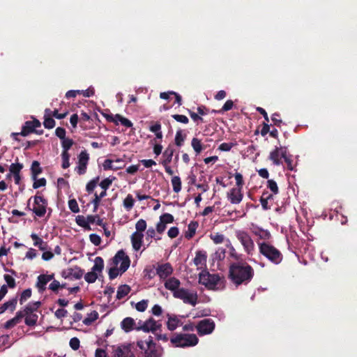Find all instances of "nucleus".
<instances>
[{"mask_svg": "<svg viewBox=\"0 0 357 357\" xmlns=\"http://www.w3.org/2000/svg\"><path fill=\"white\" fill-rule=\"evenodd\" d=\"M254 275L252 268L245 263H234L229 268V278L236 286L247 284Z\"/></svg>", "mask_w": 357, "mask_h": 357, "instance_id": "nucleus-1", "label": "nucleus"}, {"mask_svg": "<svg viewBox=\"0 0 357 357\" xmlns=\"http://www.w3.org/2000/svg\"><path fill=\"white\" fill-rule=\"evenodd\" d=\"M199 340L196 335L175 333L170 338L171 344L175 347H190L197 344Z\"/></svg>", "mask_w": 357, "mask_h": 357, "instance_id": "nucleus-2", "label": "nucleus"}, {"mask_svg": "<svg viewBox=\"0 0 357 357\" xmlns=\"http://www.w3.org/2000/svg\"><path fill=\"white\" fill-rule=\"evenodd\" d=\"M137 346L144 351L145 357H161L162 355V348L154 343L151 336L146 340H139Z\"/></svg>", "mask_w": 357, "mask_h": 357, "instance_id": "nucleus-3", "label": "nucleus"}, {"mask_svg": "<svg viewBox=\"0 0 357 357\" xmlns=\"http://www.w3.org/2000/svg\"><path fill=\"white\" fill-rule=\"evenodd\" d=\"M199 282L209 289H218L222 286V281L217 274H211L207 271L199 273Z\"/></svg>", "mask_w": 357, "mask_h": 357, "instance_id": "nucleus-4", "label": "nucleus"}, {"mask_svg": "<svg viewBox=\"0 0 357 357\" xmlns=\"http://www.w3.org/2000/svg\"><path fill=\"white\" fill-rule=\"evenodd\" d=\"M259 247L260 253L268 259L271 262L278 264L282 261V254L273 245L266 243H259Z\"/></svg>", "mask_w": 357, "mask_h": 357, "instance_id": "nucleus-5", "label": "nucleus"}, {"mask_svg": "<svg viewBox=\"0 0 357 357\" xmlns=\"http://www.w3.org/2000/svg\"><path fill=\"white\" fill-rule=\"evenodd\" d=\"M40 305L38 301L29 303L23 311H20L23 314V317H25V324L27 326H32L36 324L38 316L35 312Z\"/></svg>", "mask_w": 357, "mask_h": 357, "instance_id": "nucleus-6", "label": "nucleus"}, {"mask_svg": "<svg viewBox=\"0 0 357 357\" xmlns=\"http://www.w3.org/2000/svg\"><path fill=\"white\" fill-rule=\"evenodd\" d=\"M174 296L192 306H195L197 303V292L184 288H181L178 291H175Z\"/></svg>", "mask_w": 357, "mask_h": 357, "instance_id": "nucleus-7", "label": "nucleus"}, {"mask_svg": "<svg viewBox=\"0 0 357 357\" xmlns=\"http://www.w3.org/2000/svg\"><path fill=\"white\" fill-rule=\"evenodd\" d=\"M235 235L243 247L244 250L250 254L255 248V244L250 235L243 230H237Z\"/></svg>", "mask_w": 357, "mask_h": 357, "instance_id": "nucleus-8", "label": "nucleus"}, {"mask_svg": "<svg viewBox=\"0 0 357 357\" xmlns=\"http://www.w3.org/2000/svg\"><path fill=\"white\" fill-rule=\"evenodd\" d=\"M114 266L119 268L121 273H124L130 266V259L128 256L123 251H119L113 259Z\"/></svg>", "mask_w": 357, "mask_h": 357, "instance_id": "nucleus-9", "label": "nucleus"}, {"mask_svg": "<svg viewBox=\"0 0 357 357\" xmlns=\"http://www.w3.org/2000/svg\"><path fill=\"white\" fill-rule=\"evenodd\" d=\"M46 206L47 202L43 197H34V203L32 211L36 215L39 217L43 216L46 213Z\"/></svg>", "mask_w": 357, "mask_h": 357, "instance_id": "nucleus-10", "label": "nucleus"}, {"mask_svg": "<svg viewBox=\"0 0 357 357\" xmlns=\"http://www.w3.org/2000/svg\"><path fill=\"white\" fill-rule=\"evenodd\" d=\"M89 155L86 151H82L78 155L77 165L75 171L79 175L84 174L86 172Z\"/></svg>", "mask_w": 357, "mask_h": 357, "instance_id": "nucleus-11", "label": "nucleus"}, {"mask_svg": "<svg viewBox=\"0 0 357 357\" xmlns=\"http://www.w3.org/2000/svg\"><path fill=\"white\" fill-rule=\"evenodd\" d=\"M131 344H122L117 347H113L112 357H135L132 351Z\"/></svg>", "mask_w": 357, "mask_h": 357, "instance_id": "nucleus-12", "label": "nucleus"}, {"mask_svg": "<svg viewBox=\"0 0 357 357\" xmlns=\"http://www.w3.org/2000/svg\"><path fill=\"white\" fill-rule=\"evenodd\" d=\"M214 328L215 323L210 319L202 320L197 326V332L201 335L211 333L214 330Z\"/></svg>", "mask_w": 357, "mask_h": 357, "instance_id": "nucleus-13", "label": "nucleus"}, {"mask_svg": "<svg viewBox=\"0 0 357 357\" xmlns=\"http://www.w3.org/2000/svg\"><path fill=\"white\" fill-rule=\"evenodd\" d=\"M287 154V149L285 147H276L270 153L269 158L275 165L282 164V158H284Z\"/></svg>", "mask_w": 357, "mask_h": 357, "instance_id": "nucleus-14", "label": "nucleus"}, {"mask_svg": "<svg viewBox=\"0 0 357 357\" xmlns=\"http://www.w3.org/2000/svg\"><path fill=\"white\" fill-rule=\"evenodd\" d=\"M227 197L232 204L241 203L243 197L242 189L239 188H232L227 192Z\"/></svg>", "mask_w": 357, "mask_h": 357, "instance_id": "nucleus-15", "label": "nucleus"}, {"mask_svg": "<svg viewBox=\"0 0 357 357\" xmlns=\"http://www.w3.org/2000/svg\"><path fill=\"white\" fill-rule=\"evenodd\" d=\"M40 126V123L38 120H33L32 121H26L25 125L23 126L22 130L20 133H12V135L17 136L20 134L22 136H26L30 132H33L37 128Z\"/></svg>", "mask_w": 357, "mask_h": 357, "instance_id": "nucleus-16", "label": "nucleus"}, {"mask_svg": "<svg viewBox=\"0 0 357 357\" xmlns=\"http://www.w3.org/2000/svg\"><path fill=\"white\" fill-rule=\"evenodd\" d=\"M173 272V268L169 263L160 264L156 268V273L161 279H165Z\"/></svg>", "mask_w": 357, "mask_h": 357, "instance_id": "nucleus-17", "label": "nucleus"}, {"mask_svg": "<svg viewBox=\"0 0 357 357\" xmlns=\"http://www.w3.org/2000/svg\"><path fill=\"white\" fill-rule=\"evenodd\" d=\"M158 326V324L154 319H149L138 326L137 329L142 330L145 332L154 331L157 330Z\"/></svg>", "mask_w": 357, "mask_h": 357, "instance_id": "nucleus-18", "label": "nucleus"}, {"mask_svg": "<svg viewBox=\"0 0 357 357\" xmlns=\"http://www.w3.org/2000/svg\"><path fill=\"white\" fill-rule=\"evenodd\" d=\"M181 282L176 278H170L166 280L165 282V287L168 290L173 292V296L174 295V292L178 291L180 288Z\"/></svg>", "mask_w": 357, "mask_h": 357, "instance_id": "nucleus-19", "label": "nucleus"}, {"mask_svg": "<svg viewBox=\"0 0 357 357\" xmlns=\"http://www.w3.org/2000/svg\"><path fill=\"white\" fill-rule=\"evenodd\" d=\"M250 229L255 235L259 236L261 239L267 240L271 236V234L268 230H265L257 225H252Z\"/></svg>", "mask_w": 357, "mask_h": 357, "instance_id": "nucleus-20", "label": "nucleus"}, {"mask_svg": "<svg viewBox=\"0 0 357 357\" xmlns=\"http://www.w3.org/2000/svg\"><path fill=\"white\" fill-rule=\"evenodd\" d=\"M54 278V275H40L38 277L37 287L40 291L45 289L46 284Z\"/></svg>", "mask_w": 357, "mask_h": 357, "instance_id": "nucleus-21", "label": "nucleus"}, {"mask_svg": "<svg viewBox=\"0 0 357 357\" xmlns=\"http://www.w3.org/2000/svg\"><path fill=\"white\" fill-rule=\"evenodd\" d=\"M144 234L141 232H137L132 234L131 236V241L133 248L135 250H139L142 246V241Z\"/></svg>", "mask_w": 357, "mask_h": 357, "instance_id": "nucleus-22", "label": "nucleus"}, {"mask_svg": "<svg viewBox=\"0 0 357 357\" xmlns=\"http://www.w3.org/2000/svg\"><path fill=\"white\" fill-rule=\"evenodd\" d=\"M22 318H23V314L22 312H17L15 317L7 321L5 323V328L9 329L13 328L15 326H16L17 324L20 322Z\"/></svg>", "mask_w": 357, "mask_h": 357, "instance_id": "nucleus-23", "label": "nucleus"}, {"mask_svg": "<svg viewBox=\"0 0 357 357\" xmlns=\"http://www.w3.org/2000/svg\"><path fill=\"white\" fill-rule=\"evenodd\" d=\"M206 261V255L203 252H197L194 259L195 264L198 268H203Z\"/></svg>", "mask_w": 357, "mask_h": 357, "instance_id": "nucleus-24", "label": "nucleus"}, {"mask_svg": "<svg viewBox=\"0 0 357 357\" xmlns=\"http://www.w3.org/2000/svg\"><path fill=\"white\" fill-rule=\"evenodd\" d=\"M116 124L121 123V125L127 127L131 128L132 126V123L128 119L122 116L120 114H116L112 120Z\"/></svg>", "mask_w": 357, "mask_h": 357, "instance_id": "nucleus-25", "label": "nucleus"}, {"mask_svg": "<svg viewBox=\"0 0 357 357\" xmlns=\"http://www.w3.org/2000/svg\"><path fill=\"white\" fill-rule=\"evenodd\" d=\"M31 238L33 239V245L38 247L40 250L45 251L47 249V244L45 242L43 241L36 234H32L31 235Z\"/></svg>", "mask_w": 357, "mask_h": 357, "instance_id": "nucleus-26", "label": "nucleus"}, {"mask_svg": "<svg viewBox=\"0 0 357 357\" xmlns=\"http://www.w3.org/2000/svg\"><path fill=\"white\" fill-rule=\"evenodd\" d=\"M181 324L180 319L176 316H171L167 321V328L170 331L175 330Z\"/></svg>", "mask_w": 357, "mask_h": 357, "instance_id": "nucleus-27", "label": "nucleus"}, {"mask_svg": "<svg viewBox=\"0 0 357 357\" xmlns=\"http://www.w3.org/2000/svg\"><path fill=\"white\" fill-rule=\"evenodd\" d=\"M104 262L102 259L100 257H96L94 259V264L91 268V271L98 274L102 272Z\"/></svg>", "mask_w": 357, "mask_h": 357, "instance_id": "nucleus-28", "label": "nucleus"}, {"mask_svg": "<svg viewBox=\"0 0 357 357\" xmlns=\"http://www.w3.org/2000/svg\"><path fill=\"white\" fill-rule=\"evenodd\" d=\"M134 324H135V321L133 319H132L130 317H127V318H125L121 321V328L126 332H128V331H130L133 328Z\"/></svg>", "mask_w": 357, "mask_h": 357, "instance_id": "nucleus-29", "label": "nucleus"}, {"mask_svg": "<svg viewBox=\"0 0 357 357\" xmlns=\"http://www.w3.org/2000/svg\"><path fill=\"white\" fill-rule=\"evenodd\" d=\"M130 291L129 286L126 284L121 285L116 292V298L118 299H122L126 296Z\"/></svg>", "mask_w": 357, "mask_h": 357, "instance_id": "nucleus-30", "label": "nucleus"}, {"mask_svg": "<svg viewBox=\"0 0 357 357\" xmlns=\"http://www.w3.org/2000/svg\"><path fill=\"white\" fill-rule=\"evenodd\" d=\"M98 318V313L96 311H92L87 314V317L83 320V323L86 326L91 325Z\"/></svg>", "mask_w": 357, "mask_h": 357, "instance_id": "nucleus-31", "label": "nucleus"}, {"mask_svg": "<svg viewBox=\"0 0 357 357\" xmlns=\"http://www.w3.org/2000/svg\"><path fill=\"white\" fill-rule=\"evenodd\" d=\"M197 228V223L196 222H192L188 225V231L185 234V237L188 239L191 238L195 234Z\"/></svg>", "mask_w": 357, "mask_h": 357, "instance_id": "nucleus-32", "label": "nucleus"}, {"mask_svg": "<svg viewBox=\"0 0 357 357\" xmlns=\"http://www.w3.org/2000/svg\"><path fill=\"white\" fill-rule=\"evenodd\" d=\"M172 185L173 190L175 192H179L181 190V181L180 177L174 176L172 178Z\"/></svg>", "mask_w": 357, "mask_h": 357, "instance_id": "nucleus-33", "label": "nucleus"}, {"mask_svg": "<svg viewBox=\"0 0 357 357\" xmlns=\"http://www.w3.org/2000/svg\"><path fill=\"white\" fill-rule=\"evenodd\" d=\"M191 145L197 154L200 153L203 149L202 142L197 138H195V137L192 138V142H191Z\"/></svg>", "mask_w": 357, "mask_h": 357, "instance_id": "nucleus-34", "label": "nucleus"}, {"mask_svg": "<svg viewBox=\"0 0 357 357\" xmlns=\"http://www.w3.org/2000/svg\"><path fill=\"white\" fill-rule=\"evenodd\" d=\"M75 221L79 226L84 228L85 229H91V227L87 225L86 217L84 215H77L76 217Z\"/></svg>", "mask_w": 357, "mask_h": 357, "instance_id": "nucleus-35", "label": "nucleus"}, {"mask_svg": "<svg viewBox=\"0 0 357 357\" xmlns=\"http://www.w3.org/2000/svg\"><path fill=\"white\" fill-rule=\"evenodd\" d=\"M174 151L172 149H167L163 153V155L166 157V158L162 162V165H169L172 159Z\"/></svg>", "mask_w": 357, "mask_h": 357, "instance_id": "nucleus-36", "label": "nucleus"}, {"mask_svg": "<svg viewBox=\"0 0 357 357\" xmlns=\"http://www.w3.org/2000/svg\"><path fill=\"white\" fill-rule=\"evenodd\" d=\"M134 199L131 195H128L123 201V206L127 211H130L134 206Z\"/></svg>", "mask_w": 357, "mask_h": 357, "instance_id": "nucleus-37", "label": "nucleus"}, {"mask_svg": "<svg viewBox=\"0 0 357 357\" xmlns=\"http://www.w3.org/2000/svg\"><path fill=\"white\" fill-rule=\"evenodd\" d=\"M23 165L20 163H13L10 165L9 170L10 174L14 175L20 174V171L22 169Z\"/></svg>", "mask_w": 357, "mask_h": 357, "instance_id": "nucleus-38", "label": "nucleus"}, {"mask_svg": "<svg viewBox=\"0 0 357 357\" xmlns=\"http://www.w3.org/2000/svg\"><path fill=\"white\" fill-rule=\"evenodd\" d=\"M62 158V168L66 169L70 167V154L68 152L62 151L61 153Z\"/></svg>", "mask_w": 357, "mask_h": 357, "instance_id": "nucleus-39", "label": "nucleus"}, {"mask_svg": "<svg viewBox=\"0 0 357 357\" xmlns=\"http://www.w3.org/2000/svg\"><path fill=\"white\" fill-rule=\"evenodd\" d=\"M73 144V141L70 138H64L61 139V146L63 151L68 152V150L71 148Z\"/></svg>", "mask_w": 357, "mask_h": 357, "instance_id": "nucleus-40", "label": "nucleus"}, {"mask_svg": "<svg viewBox=\"0 0 357 357\" xmlns=\"http://www.w3.org/2000/svg\"><path fill=\"white\" fill-rule=\"evenodd\" d=\"M115 180V177L114 176H109L108 178H106L103 179L100 183V186L105 190H107V189L110 186V185L112 183V182Z\"/></svg>", "mask_w": 357, "mask_h": 357, "instance_id": "nucleus-41", "label": "nucleus"}, {"mask_svg": "<svg viewBox=\"0 0 357 357\" xmlns=\"http://www.w3.org/2000/svg\"><path fill=\"white\" fill-rule=\"evenodd\" d=\"M210 237L215 244L222 243L225 240L224 235L220 233L211 234Z\"/></svg>", "mask_w": 357, "mask_h": 357, "instance_id": "nucleus-42", "label": "nucleus"}, {"mask_svg": "<svg viewBox=\"0 0 357 357\" xmlns=\"http://www.w3.org/2000/svg\"><path fill=\"white\" fill-rule=\"evenodd\" d=\"M185 136L183 135L181 130H178L175 136V144L178 146H181L184 142Z\"/></svg>", "mask_w": 357, "mask_h": 357, "instance_id": "nucleus-43", "label": "nucleus"}, {"mask_svg": "<svg viewBox=\"0 0 357 357\" xmlns=\"http://www.w3.org/2000/svg\"><path fill=\"white\" fill-rule=\"evenodd\" d=\"M113 163H114V161L112 160L107 159L102 163V167L105 170H108V169L116 170V169L121 168L120 167L114 166Z\"/></svg>", "mask_w": 357, "mask_h": 357, "instance_id": "nucleus-44", "label": "nucleus"}, {"mask_svg": "<svg viewBox=\"0 0 357 357\" xmlns=\"http://www.w3.org/2000/svg\"><path fill=\"white\" fill-rule=\"evenodd\" d=\"M136 231L142 233L146 228V222L144 220H139L135 225Z\"/></svg>", "mask_w": 357, "mask_h": 357, "instance_id": "nucleus-45", "label": "nucleus"}, {"mask_svg": "<svg viewBox=\"0 0 357 357\" xmlns=\"http://www.w3.org/2000/svg\"><path fill=\"white\" fill-rule=\"evenodd\" d=\"M31 296V290L30 289H25L21 294L20 298V304H23Z\"/></svg>", "mask_w": 357, "mask_h": 357, "instance_id": "nucleus-46", "label": "nucleus"}, {"mask_svg": "<svg viewBox=\"0 0 357 357\" xmlns=\"http://www.w3.org/2000/svg\"><path fill=\"white\" fill-rule=\"evenodd\" d=\"M97 278L98 273L92 271L91 272L87 273L84 276L85 280L89 283L94 282L96 280Z\"/></svg>", "mask_w": 357, "mask_h": 357, "instance_id": "nucleus-47", "label": "nucleus"}, {"mask_svg": "<svg viewBox=\"0 0 357 357\" xmlns=\"http://www.w3.org/2000/svg\"><path fill=\"white\" fill-rule=\"evenodd\" d=\"M3 278L7 284V287L10 288H14L15 287V280L13 276L6 274Z\"/></svg>", "mask_w": 357, "mask_h": 357, "instance_id": "nucleus-48", "label": "nucleus"}, {"mask_svg": "<svg viewBox=\"0 0 357 357\" xmlns=\"http://www.w3.org/2000/svg\"><path fill=\"white\" fill-rule=\"evenodd\" d=\"M148 306V301L147 300H142L139 302H138L135 305V307L137 311L139 312H144L146 310Z\"/></svg>", "mask_w": 357, "mask_h": 357, "instance_id": "nucleus-49", "label": "nucleus"}, {"mask_svg": "<svg viewBox=\"0 0 357 357\" xmlns=\"http://www.w3.org/2000/svg\"><path fill=\"white\" fill-rule=\"evenodd\" d=\"M68 206L69 208L73 212V213H78L79 211V208L78 206V204L75 199H70L68 201Z\"/></svg>", "mask_w": 357, "mask_h": 357, "instance_id": "nucleus-50", "label": "nucleus"}, {"mask_svg": "<svg viewBox=\"0 0 357 357\" xmlns=\"http://www.w3.org/2000/svg\"><path fill=\"white\" fill-rule=\"evenodd\" d=\"M160 220L167 225L168 223H172L174 221V217L169 213H165L160 216Z\"/></svg>", "mask_w": 357, "mask_h": 357, "instance_id": "nucleus-51", "label": "nucleus"}, {"mask_svg": "<svg viewBox=\"0 0 357 357\" xmlns=\"http://www.w3.org/2000/svg\"><path fill=\"white\" fill-rule=\"evenodd\" d=\"M43 125L46 128L51 129L55 126V121L52 117L44 118Z\"/></svg>", "mask_w": 357, "mask_h": 357, "instance_id": "nucleus-52", "label": "nucleus"}, {"mask_svg": "<svg viewBox=\"0 0 357 357\" xmlns=\"http://www.w3.org/2000/svg\"><path fill=\"white\" fill-rule=\"evenodd\" d=\"M267 186L268 188L275 194H278V185L276 183L275 181H274L273 180H268L267 181Z\"/></svg>", "mask_w": 357, "mask_h": 357, "instance_id": "nucleus-53", "label": "nucleus"}, {"mask_svg": "<svg viewBox=\"0 0 357 357\" xmlns=\"http://www.w3.org/2000/svg\"><path fill=\"white\" fill-rule=\"evenodd\" d=\"M234 178H235L236 184V188H239L242 189L243 185V179L242 174L237 172L234 174Z\"/></svg>", "mask_w": 357, "mask_h": 357, "instance_id": "nucleus-54", "label": "nucleus"}, {"mask_svg": "<svg viewBox=\"0 0 357 357\" xmlns=\"http://www.w3.org/2000/svg\"><path fill=\"white\" fill-rule=\"evenodd\" d=\"M235 146L234 143L229 142V143H222L219 147L218 149L222 151H229L231 149L232 147Z\"/></svg>", "mask_w": 357, "mask_h": 357, "instance_id": "nucleus-55", "label": "nucleus"}, {"mask_svg": "<svg viewBox=\"0 0 357 357\" xmlns=\"http://www.w3.org/2000/svg\"><path fill=\"white\" fill-rule=\"evenodd\" d=\"M67 273H68V275L66 277L70 276V275H73L75 278H79L82 276V273H81L80 270L78 268H75V269L69 268V269H68Z\"/></svg>", "mask_w": 357, "mask_h": 357, "instance_id": "nucleus-56", "label": "nucleus"}, {"mask_svg": "<svg viewBox=\"0 0 357 357\" xmlns=\"http://www.w3.org/2000/svg\"><path fill=\"white\" fill-rule=\"evenodd\" d=\"M5 307L7 310H10V311H13L15 309L17 305V299L13 298L12 300L6 302L4 303Z\"/></svg>", "mask_w": 357, "mask_h": 357, "instance_id": "nucleus-57", "label": "nucleus"}, {"mask_svg": "<svg viewBox=\"0 0 357 357\" xmlns=\"http://www.w3.org/2000/svg\"><path fill=\"white\" fill-rule=\"evenodd\" d=\"M121 273V271L119 270V268L114 266V267L111 268L109 271V275L110 279H114L117 275Z\"/></svg>", "mask_w": 357, "mask_h": 357, "instance_id": "nucleus-58", "label": "nucleus"}, {"mask_svg": "<svg viewBox=\"0 0 357 357\" xmlns=\"http://www.w3.org/2000/svg\"><path fill=\"white\" fill-rule=\"evenodd\" d=\"M31 171L33 176H36L37 174L41 172V169L40 167V164L37 161H33L31 165Z\"/></svg>", "mask_w": 357, "mask_h": 357, "instance_id": "nucleus-59", "label": "nucleus"}, {"mask_svg": "<svg viewBox=\"0 0 357 357\" xmlns=\"http://www.w3.org/2000/svg\"><path fill=\"white\" fill-rule=\"evenodd\" d=\"M98 180V178H96V179H93V180L90 181L87 183L86 187L87 192H91L94 190V188L96 186Z\"/></svg>", "mask_w": 357, "mask_h": 357, "instance_id": "nucleus-60", "label": "nucleus"}, {"mask_svg": "<svg viewBox=\"0 0 357 357\" xmlns=\"http://www.w3.org/2000/svg\"><path fill=\"white\" fill-rule=\"evenodd\" d=\"M89 238H90L91 242L93 244H94L95 245H99L101 243L100 237L96 234H91L89 236Z\"/></svg>", "mask_w": 357, "mask_h": 357, "instance_id": "nucleus-61", "label": "nucleus"}, {"mask_svg": "<svg viewBox=\"0 0 357 357\" xmlns=\"http://www.w3.org/2000/svg\"><path fill=\"white\" fill-rule=\"evenodd\" d=\"M172 117L178 122L183 123H188V119L186 116L181 115V114H174Z\"/></svg>", "mask_w": 357, "mask_h": 357, "instance_id": "nucleus-62", "label": "nucleus"}, {"mask_svg": "<svg viewBox=\"0 0 357 357\" xmlns=\"http://www.w3.org/2000/svg\"><path fill=\"white\" fill-rule=\"evenodd\" d=\"M70 346L73 350H77L79 347V340L77 337H73L70 340Z\"/></svg>", "mask_w": 357, "mask_h": 357, "instance_id": "nucleus-63", "label": "nucleus"}, {"mask_svg": "<svg viewBox=\"0 0 357 357\" xmlns=\"http://www.w3.org/2000/svg\"><path fill=\"white\" fill-rule=\"evenodd\" d=\"M178 233V229L176 227H172L168 230L167 234L169 237L173 238L176 237Z\"/></svg>", "mask_w": 357, "mask_h": 357, "instance_id": "nucleus-64", "label": "nucleus"}]
</instances>
